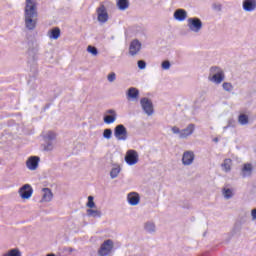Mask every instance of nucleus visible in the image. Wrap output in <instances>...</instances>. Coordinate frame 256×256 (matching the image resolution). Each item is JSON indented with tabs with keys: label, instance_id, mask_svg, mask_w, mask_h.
<instances>
[{
	"label": "nucleus",
	"instance_id": "nucleus-1",
	"mask_svg": "<svg viewBox=\"0 0 256 256\" xmlns=\"http://www.w3.org/2000/svg\"><path fill=\"white\" fill-rule=\"evenodd\" d=\"M37 0H26L24 9V23L28 31H34L37 27Z\"/></svg>",
	"mask_w": 256,
	"mask_h": 256
},
{
	"label": "nucleus",
	"instance_id": "nucleus-2",
	"mask_svg": "<svg viewBox=\"0 0 256 256\" xmlns=\"http://www.w3.org/2000/svg\"><path fill=\"white\" fill-rule=\"evenodd\" d=\"M113 249H115V242L107 239L100 245L97 254L98 256H111L113 255Z\"/></svg>",
	"mask_w": 256,
	"mask_h": 256
},
{
	"label": "nucleus",
	"instance_id": "nucleus-3",
	"mask_svg": "<svg viewBox=\"0 0 256 256\" xmlns=\"http://www.w3.org/2000/svg\"><path fill=\"white\" fill-rule=\"evenodd\" d=\"M187 27L192 33H199L203 29V21L198 17H192L187 19Z\"/></svg>",
	"mask_w": 256,
	"mask_h": 256
},
{
	"label": "nucleus",
	"instance_id": "nucleus-4",
	"mask_svg": "<svg viewBox=\"0 0 256 256\" xmlns=\"http://www.w3.org/2000/svg\"><path fill=\"white\" fill-rule=\"evenodd\" d=\"M114 137L117 139V141H127L129 134L125 125L120 124L114 128Z\"/></svg>",
	"mask_w": 256,
	"mask_h": 256
},
{
	"label": "nucleus",
	"instance_id": "nucleus-5",
	"mask_svg": "<svg viewBox=\"0 0 256 256\" xmlns=\"http://www.w3.org/2000/svg\"><path fill=\"white\" fill-rule=\"evenodd\" d=\"M140 105H141L144 113L146 115H148L149 117H151V115H153V113H155V110L153 108V102L151 101V99H149L147 97L141 98Z\"/></svg>",
	"mask_w": 256,
	"mask_h": 256
},
{
	"label": "nucleus",
	"instance_id": "nucleus-6",
	"mask_svg": "<svg viewBox=\"0 0 256 256\" xmlns=\"http://www.w3.org/2000/svg\"><path fill=\"white\" fill-rule=\"evenodd\" d=\"M127 165H137L139 163V154L135 150H128L125 155Z\"/></svg>",
	"mask_w": 256,
	"mask_h": 256
},
{
	"label": "nucleus",
	"instance_id": "nucleus-7",
	"mask_svg": "<svg viewBox=\"0 0 256 256\" xmlns=\"http://www.w3.org/2000/svg\"><path fill=\"white\" fill-rule=\"evenodd\" d=\"M98 14V21L100 23H107L109 20V14L107 13V8H105V5H100V7L97 9Z\"/></svg>",
	"mask_w": 256,
	"mask_h": 256
},
{
	"label": "nucleus",
	"instance_id": "nucleus-8",
	"mask_svg": "<svg viewBox=\"0 0 256 256\" xmlns=\"http://www.w3.org/2000/svg\"><path fill=\"white\" fill-rule=\"evenodd\" d=\"M19 195L22 199H30L33 195V188H31V185L25 184L19 189Z\"/></svg>",
	"mask_w": 256,
	"mask_h": 256
},
{
	"label": "nucleus",
	"instance_id": "nucleus-9",
	"mask_svg": "<svg viewBox=\"0 0 256 256\" xmlns=\"http://www.w3.org/2000/svg\"><path fill=\"white\" fill-rule=\"evenodd\" d=\"M103 121L107 125H111V123L117 121V112H115V110L113 109L107 110L106 114L104 115Z\"/></svg>",
	"mask_w": 256,
	"mask_h": 256
},
{
	"label": "nucleus",
	"instance_id": "nucleus-10",
	"mask_svg": "<svg viewBox=\"0 0 256 256\" xmlns=\"http://www.w3.org/2000/svg\"><path fill=\"white\" fill-rule=\"evenodd\" d=\"M193 161H195V153L193 151H185L182 156V164L189 166L193 164Z\"/></svg>",
	"mask_w": 256,
	"mask_h": 256
},
{
	"label": "nucleus",
	"instance_id": "nucleus-11",
	"mask_svg": "<svg viewBox=\"0 0 256 256\" xmlns=\"http://www.w3.org/2000/svg\"><path fill=\"white\" fill-rule=\"evenodd\" d=\"M139 51H141V43L139 40L135 39L130 43L129 54L135 57Z\"/></svg>",
	"mask_w": 256,
	"mask_h": 256
},
{
	"label": "nucleus",
	"instance_id": "nucleus-12",
	"mask_svg": "<svg viewBox=\"0 0 256 256\" xmlns=\"http://www.w3.org/2000/svg\"><path fill=\"white\" fill-rule=\"evenodd\" d=\"M39 157L32 156L26 161V166L30 171H35L39 167Z\"/></svg>",
	"mask_w": 256,
	"mask_h": 256
},
{
	"label": "nucleus",
	"instance_id": "nucleus-13",
	"mask_svg": "<svg viewBox=\"0 0 256 256\" xmlns=\"http://www.w3.org/2000/svg\"><path fill=\"white\" fill-rule=\"evenodd\" d=\"M127 100L128 101H138L139 100V89L135 87H131L128 89L127 93Z\"/></svg>",
	"mask_w": 256,
	"mask_h": 256
},
{
	"label": "nucleus",
	"instance_id": "nucleus-14",
	"mask_svg": "<svg viewBox=\"0 0 256 256\" xmlns=\"http://www.w3.org/2000/svg\"><path fill=\"white\" fill-rule=\"evenodd\" d=\"M195 132V124H189L186 128L181 130L180 139H187Z\"/></svg>",
	"mask_w": 256,
	"mask_h": 256
},
{
	"label": "nucleus",
	"instance_id": "nucleus-15",
	"mask_svg": "<svg viewBox=\"0 0 256 256\" xmlns=\"http://www.w3.org/2000/svg\"><path fill=\"white\" fill-rule=\"evenodd\" d=\"M42 193L41 203H50V201H53V192L49 188H43Z\"/></svg>",
	"mask_w": 256,
	"mask_h": 256
},
{
	"label": "nucleus",
	"instance_id": "nucleus-16",
	"mask_svg": "<svg viewBox=\"0 0 256 256\" xmlns=\"http://www.w3.org/2000/svg\"><path fill=\"white\" fill-rule=\"evenodd\" d=\"M208 79L216 85H221V83L225 81V72H220V74H216L214 76H208Z\"/></svg>",
	"mask_w": 256,
	"mask_h": 256
},
{
	"label": "nucleus",
	"instance_id": "nucleus-17",
	"mask_svg": "<svg viewBox=\"0 0 256 256\" xmlns=\"http://www.w3.org/2000/svg\"><path fill=\"white\" fill-rule=\"evenodd\" d=\"M252 173H253V165H251V163L244 164L241 170V176L243 178L251 177Z\"/></svg>",
	"mask_w": 256,
	"mask_h": 256
},
{
	"label": "nucleus",
	"instance_id": "nucleus-18",
	"mask_svg": "<svg viewBox=\"0 0 256 256\" xmlns=\"http://www.w3.org/2000/svg\"><path fill=\"white\" fill-rule=\"evenodd\" d=\"M128 203L132 206L139 205L140 197L137 192L129 193L127 196Z\"/></svg>",
	"mask_w": 256,
	"mask_h": 256
},
{
	"label": "nucleus",
	"instance_id": "nucleus-19",
	"mask_svg": "<svg viewBox=\"0 0 256 256\" xmlns=\"http://www.w3.org/2000/svg\"><path fill=\"white\" fill-rule=\"evenodd\" d=\"M244 11H255L256 9V0H244L243 2Z\"/></svg>",
	"mask_w": 256,
	"mask_h": 256
},
{
	"label": "nucleus",
	"instance_id": "nucleus-20",
	"mask_svg": "<svg viewBox=\"0 0 256 256\" xmlns=\"http://www.w3.org/2000/svg\"><path fill=\"white\" fill-rule=\"evenodd\" d=\"M174 19H176V21H185V19H187V11L184 9L175 10Z\"/></svg>",
	"mask_w": 256,
	"mask_h": 256
},
{
	"label": "nucleus",
	"instance_id": "nucleus-21",
	"mask_svg": "<svg viewBox=\"0 0 256 256\" xmlns=\"http://www.w3.org/2000/svg\"><path fill=\"white\" fill-rule=\"evenodd\" d=\"M87 216L88 217H93L94 219H99L101 218V215H103L101 213V210H97V209H93V208H89L86 210Z\"/></svg>",
	"mask_w": 256,
	"mask_h": 256
},
{
	"label": "nucleus",
	"instance_id": "nucleus-22",
	"mask_svg": "<svg viewBox=\"0 0 256 256\" xmlns=\"http://www.w3.org/2000/svg\"><path fill=\"white\" fill-rule=\"evenodd\" d=\"M48 36H49V39L57 40L59 37H61V29H59V27H55V28L51 29L48 32Z\"/></svg>",
	"mask_w": 256,
	"mask_h": 256
},
{
	"label": "nucleus",
	"instance_id": "nucleus-23",
	"mask_svg": "<svg viewBox=\"0 0 256 256\" xmlns=\"http://www.w3.org/2000/svg\"><path fill=\"white\" fill-rule=\"evenodd\" d=\"M144 230L146 233H155L157 231V228L155 226V222L148 221L144 224Z\"/></svg>",
	"mask_w": 256,
	"mask_h": 256
},
{
	"label": "nucleus",
	"instance_id": "nucleus-24",
	"mask_svg": "<svg viewBox=\"0 0 256 256\" xmlns=\"http://www.w3.org/2000/svg\"><path fill=\"white\" fill-rule=\"evenodd\" d=\"M1 256H23V253H21V250H19V248H12L10 250H7Z\"/></svg>",
	"mask_w": 256,
	"mask_h": 256
},
{
	"label": "nucleus",
	"instance_id": "nucleus-25",
	"mask_svg": "<svg viewBox=\"0 0 256 256\" xmlns=\"http://www.w3.org/2000/svg\"><path fill=\"white\" fill-rule=\"evenodd\" d=\"M116 5L120 11L129 9V0H117Z\"/></svg>",
	"mask_w": 256,
	"mask_h": 256
},
{
	"label": "nucleus",
	"instance_id": "nucleus-26",
	"mask_svg": "<svg viewBox=\"0 0 256 256\" xmlns=\"http://www.w3.org/2000/svg\"><path fill=\"white\" fill-rule=\"evenodd\" d=\"M233 165V161L229 158H226L224 162L221 164V167L225 173H229L231 171V166Z\"/></svg>",
	"mask_w": 256,
	"mask_h": 256
},
{
	"label": "nucleus",
	"instance_id": "nucleus-27",
	"mask_svg": "<svg viewBox=\"0 0 256 256\" xmlns=\"http://www.w3.org/2000/svg\"><path fill=\"white\" fill-rule=\"evenodd\" d=\"M220 73H224L223 72V69H221V67L219 66H212L210 69H209V75L208 77H213L215 75H219Z\"/></svg>",
	"mask_w": 256,
	"mask_h": 256
},
{
	"label": "nucleus",
	"instance_id": "nucleus-28",
	"mask_svg": "<svg viewBox=\"0 0 256 256\" xmlns=\"http://www.w3.org/2000/svg\"><path fill=\"white\" fill-rule=\"evenodd\" d=\"M119 173H121V166L115 165L110 171L111 179H117V177H119Z\"/></svg>",
	"mask_w": 256,
	"mask_h": 256
},
{
	"label": "nucleus",
	"instance_id": "nucleus-29",
	"mask_svg": "<svg viewBox=\"0 0 256 256\" xmlns=\"http://www.w3.org/2000/svg\"><path fill=\"white\" fill-rule=\"evenodd\" d=\"M238 121L240 125H247V123H249V116H247L246 114H240L238 117Z\"/></svg>",
	"mask_w": 256,
	"mask_h": 256
},
{
	"label": "nucleus",
	"instance_id": "nucleus-30",
	"mask_svg": "<svg viewBox=\"0 0 256 256\" xmlns=\"http://www.w3.org/2000/svg\"><path fill=\"white\" fill-rule=\"evenodd\" d=\"M86 207L89 209H97V205L95 204L93 196H88V202L86 203Z\"/></svg>",
	"mask_w": 256,
	"mask_h": 256
},
{
	"label": "nucleus",
	"instance_id": "nucleus-31",
	"mask_svg": "<svg viewBox=\"0 0 256 256\" xmlns=\"http://www.w3.org/2000/svg\"><path fill=\"white\" fill-rule=\"evenodd\" d=\"M87 52L93 55L94 57H97L99 55V50H97V47L89 45L87 47Z\"/></svg>",
	"mask_w": 256,
	"mask_h": 256
},
{
	"label": "nucleus",
	"instance_id": "nucleus-32",
	"mask_svg": "<svg viewBox=\"0 0 256 256\" xmlns=\"http://www.w3.org/2000/svg\"><path fill=\"white\" fill-rule=\"evenodd\" d=\"M222 193L225 199H231L233 197V190L229 188H223Z\"/></svg>",
	"mask_w": 256,
	"mask_h": 256
},
{
	"label": "nucleus",
	"instance_id": "nucleus-33",
	"mask_svg": "<svg viewBox=\"0 0 256 256\" xmlns=\"http://www.w3.org/2000/svg\"><path fill=\"white\" fill-rule=\"evenodd\" d=\"M103 137L104 139H111V137H113V130H111V128L104 129Z\"/></svg>",
	"mask_w": 256,
	"mask_h": 256
},
{
	"label": "nucleus",
	"instance_id": "nucleus-34",
	"mask_svg": "<svg viewBox=\"0 0 256 256\" xmlns=\"http://www.w3.org/2000/svg\"><path fill=\"white\" fill-rule=\"evenodd\" d=\"M222 88L224 89V91L231 93V91H233V84H231L230 82H224L222 84Z\"/></svg>",
	"mask_w": 256,
	"mask_h": 256
},
{
	"label": "nucleus",
	"instance_id": "nucleus-35",
	"mask_svg": "<svg viewBox=\"0 0 256 256\" xmlns=\"http://www.w3.org/2000/svg\"><path fill=\"white\" fill-rule=\"evenodd\" d=\"M57 135L54 132H48L45 136L46 141H55Z\"/></svg>",
	"mask_w": 256,
	"mask_h": 256
},
{
	"label": "nucleus",
	"instance_id": "nucleus-36",
	"mask_svg": "<svg viewBox=\"0 0 256 256\" xmlns=\"http://www.w3.org/2000/svg\"><path fill=\"white\" fill-rule=\"evenodd\" d=\"M161 67L164 71H169V69H171V62H169V60H165L162 62Z\"/></svg>",
	"mask_w": 256,
	"mask_h": 256
},
{
	"label": "nucleus",
	"instance_id": "nucleus-37",
	"mask_svg": "<svg viewBox=\"0 0 256 256\" xmlns=\"http://www.w3.org/2000/svg\"><path fill=\"white\" fill-rule=\"evenodd\" d=\"M212 9H213L214 11L221 12L222 9H223V5H221V3L214 2V3L212 4Z\"/></svg>",
	"mask_w": 256,
	"mask_h": 256
},
{
	"label": "nucleus",
	"instance_id": "nucleus-38",
	"mask_svg": "<svg viewBox=\"0 0 256 256\" xmlns=\"http://www.w3.org/2000/svg\"><path fill=\"white\" fill-rule=\"evenodd\" d=\"M53 149H54L53 141H47V144L44 147V151H53Z\"/></svg>",
	"mask_w": 256,
	"mask_h": 256
},
{
	"label": "nucleus",
	"instance_id": "nucleus-39",
	"mask_svg": "<svg viewBox=\"0 0 256 256\" xmlns=\"http://www.w3.org/2000/svg\"><path fill=\"white\" fill-rule=\"evenodd\" d=\"M107 79L109 83H113L117 79V74H115V72H112L108 74Z\"/></svg>",
	"mask_w": 256,
	"mask_h": 256
},
{
	"label": "nucleus",
	"instance_id": "nucleus-40",
	"mask_svg": "<svg viewBox=\"0 0 256 256\" xmlns=\"http://www.w3.org/2000/svg\"><path fill=\"white\" fill-rule=\"evenodd\" d=\"M172 133H174V135H179V137L181 138V129H179V127L173 126Z\"/></svg>",
	"mask_w": 256,
	"mask_h": 256
},
{
	"label": "nucleus",
	"instance_id": "nucleus-41",
	"mask_svg": "<svg viewBox=\"0 0 256 256\" xmlns=\"http://www.w3.org/2000/svg\"><path fill=\"white\" fill-rule=\"evenodd\" d=\"M138 67L139 69H145V67H147V63L144 60H139Z\"/></svg>",
	"mask_w": 256,
	"mask_h": 256
},
{
	"label": "nucleus",
	"instance_id": "nucleus-42",
	"mask_svg": "<svg viewBox=\"0 0 256 256\" xmlns=\"http://www.w3.org/2000/svg\"><path fill=\"white\" fill-rule=\"evenodd\" d=\"M252 221H256V208L251 210Z\"/></svg>",
	"mask_w": 256,
	"mask_h": 256
},
{
	"label": "nucleus",
	"instance_id": "nucleus-43",
	"mask_svg": "<svg viewBox=\"0 0 256 256\" xmlns=\"http://www.w3.org/2000/svg\"><path fill=\"white\" fill-rule=\"evenodd\" d=\"M213 141L214 143H219V138H214Z\"/></svg>",
	"mask_w": 256,
	"mask_h": 256
},
{
	"label": "nucleus",
	"instance_id": "nucleus-44",
	"mask_svg": "<svg viewBox=\"0 0 256 256\" xmlns=\"http://www.w3.org/2000/svg\"><path fill=\"white\" fill-rule=\"evenodd\" d=\"M46 256H56V255L53 253H50V254H47Z\"/></svg>",
	"mask_w": 256,
	"mask_h": 256
},
{
	"label": "nucleus",
	"instance_id": "nucleus-45",
	"mask_svg": "<svg viewBox=\"0 0 256 256\" xmlns=\"http://www.w3.org/2000/svg\"><path fill=\"white\" fill-rule=\"evenodd\" d=\"M228 127H229V125H228V126H226V127H224V129H228Z\"/></svg>",
	"mask_w": 256,
	"mask_h": 256
},
{
	"label": "nucleus",
	"instance_id": "nucleus-46",
	"mask_svg": "<svg viewBox=\"0 0 256 256\" xmlns=\"http://www.w3.org/2000/svg\"><path fill=\"white\" fill-rule=\"evenodd\" d=\"M0 164H1V159H0Z\"/></svg>",
	"mask_w": 256,
	"mask_h": 256
}]
</instances>
